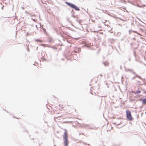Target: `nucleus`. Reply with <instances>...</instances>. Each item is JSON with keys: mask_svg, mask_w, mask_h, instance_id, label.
Segmentation results:
<instances>
[{"mask_svg": "<svg viewBox=\"0 0 146 146\" xmlns=\"http://www.w3.org/2000/svg\"><path fill=\"white\" fill-rule=\"evenodd\" d=\"M63 137L64 139V146H68L69 142L68 139L67 131L66 130H65Z\"/></svg>", "mask_w": 146, "mask_h": 146, "instance_id": "1", "label": "nucleus"}, {"mask_svg": "<svg viewBox=\"0 0 146 146\" xmlns=\"http://www.w3.org/2000/svg\"><path fill=\"white\" fill-rule=\"evenodd\" d=\"M65 3L69 6L71 7V8H72L73 9H74L76 11H78L80 10L79 8L74 4L67 2H66Z\"/></svg>", "mask_w": 146, "mask_h": 146, "instance_id": "2", "label": "nucleus"}, {"mask_svg": "<svg viewBox=\"0 0 146 146\" xmlns=\"http://www.w3.org/2000/svg\"><path fill=\"white\" fill-rule=\"evenodd\" d=\"M127 118L130 121L132 120V117L131 112L129 110H127L126 111Z\"/></svg>", "mask_w": 146, "mask_h": 146, "instance_id": "3", "label": "nucleus"}, {"mask_svg": "<svg viewBox=\"0 0 146 146\" xmlns=\"http://www.w3.org/2000/svg\"><path fill=\"white\" fill-rule=\"evenodd\" d=\"M131 73L132 74L135 75V76L133 78H132L133 79H135V77H138L139 79H141V77L138 76L137 75V74H136L135 73V72H134L132 70V71H131Z\"/></svg>", "mask_w": 146, "mask_h": 146, "instance_id": "4", "label": "nucleus"}, {"mask_svg": "<svg viewBox=\"0 0 146 146\" xmlns=\"http://www.w3.org/2000/svg\"><path fill=\"white\" fill-rule=\"evenodd\" d=\"M140 92H141V91L139 90H138L135 91H134L133 92V93H134L135 94H138L140 93Z\"/></svg>", "mask_w": 146, "mask_h": 146, "instance_id": "5", "label": "nucleus"}, {"mask_svg": "<svg viewBox=\"0 0 146 146\" xmlns=\"http://www.w3.org/2000/svg\"><path fill=\"white\" fill-rule=\"evenodd\" d=\"M133 32L136 33L137 34L139 35H141L140 34L138 33L136 31H132V30H129V34H131V32Z\"/></svg>", "mask_w": 146, "mask_h": 146, "instance_id": "6", "label": "nucleus"}, {"mask_svg": "<svg viewBox=\"0 0 146 146\" xmlns=\"http://www.w3.org/2000/svg\"><path fill=\"white\" fill-rule=\"evenodd\" d=\"M103 64H104V65L105 66H108L109 64L108 62L107 61H105V62H103Z\"/></svg>", "mask_w": 146, "mask_h": 146, "instance_id": "7", "label": "nucleus"}, {"mask_svg": "<svg viewBox=\"0 0 146 146\" xmlns=\"http://www.w3.org/2000/svg\"><path fill=\"white\" fill-rule=\"evenodd\" d=\"M142 103L143 104L146 105V98L143 99L142 100Z\"/></svg>", "mask_w": 146, "mask_h": 146, "instance_id": "8", "label": "nucleus"}, {"mask_svg": "<svg viewBox=\"0 0 146 146\" xmlns=\"http://www.w3.org/2000/svg\"><path fill=\"white\" fill-rule=\"evenodd\" d=\"M125 70L127 72L129 71H130V72H131V71L132 70V69H125Z\"/></svg>", "mask_w": 146, "mask_h": 146, "instance_id": "9", "label": "nucleus"}, {"mask_svg": "<svg viewBox=\"0 0 146 146\" xmlns=\"http://www.w3.org/2000/svg\"><path fill=\"white\" fill-rule=\"evenodd\" d=\"M32 19L35 22L36 20L35 19H34L33 18H32Z\"/></svg>", "mask_w": 146, "mask_h": 146, "instance_id": "10", "label": "nucleus"}, {"mask_svg": "<svg viewBox=\"0 0 146 146\" xmlns=\"http://www.w3.org/2000/svg\"><path fill=\"white\" fill-rule=\"evenodd\" d=\"M36 40L37 41H40V42L41 41L40 40H39L38 39Z\"/></svg>", "mask_w": 146, "mask_h": 146, "instance_id": "11", "label": "nucleus"}, {"mask_svg": "<svg viewBox=\"0 0 146 146\" xmlns=\"http://www.w3.org/2000/svg\"><path fill=\"white\" fill-rule=\"evenodd\" d=\"M77 52V51H74L72 52V53H75H75H76Z\"/></svg>", "mask_w": 146, "mask_h": 146, "instance_id": "12", "label": "nucleus"}, {"mask_svg": "<svg viewBox=\"0 0 146 146\" xmlns=\"http://www.w3.org/2000/svg\"><path fill=\"white\" fill-rule=\"evenodd\" d=\"M138 19L141 22H142V21L140 20V19H139L138 18Z\"/></svg>", "mask_w": 146, "mask_h": 146, "instance_id": "13", "label": "nucleus"}, {"mask_svg": "<svg viewBox=\"0 0 146 146\" xmlns=\"http://www.w3.org/2000/svg\"><path fill=\"white\" fill-rule=\"evenodd\" d=\"M35 26H36V28L37 29H38L37 26V25H36Z\"/></svg>", "mask_w": 146, "mask_h": 146, "instance_id": "14", "label": "nucleus"}, {"mask_svg": "<svg viewBox=\"0 0 146 146\" xmlns=\"http://www.w3.org/2000/svg\"><path fill=\"white\" fill-rule=\"evenodd\" d=\"M100 76L101 77H102V75L101 74H100Z\"/></svg>", "mask_w": 146, "mask_h": 146, "instance_id": "15", "label": "nucleus"}, {"mask_svg": "<svg viewBox=\"0 0 146 146\" xmlns=\"http://www.w3.org/2000/svg\"><path fill=\"white\" fill-rule=\"evenodd\" d=\"M43 30L44 31V30H45V29H43Z\"/></svg>", "mask_w": 146, "mask_h": 146, "instance_id": "16", "label": "nucleus"}, {"mask_svg": "<svg viewBox=\"0 0 146 146\" xmlns=\"http://www.w3.org/2000/svg\"><path fill=\"white\" fill-rule=\"evenodd\" d=\"M145 93L146 94V91L145 92Z\"/></svg>", "mask_w": 146, "mask_h": 146, "instance_id": "17", "label": "nucleus"}]
</instances>
